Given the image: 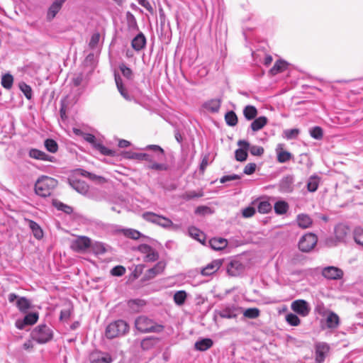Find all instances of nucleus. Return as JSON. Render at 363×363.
<instances>
[{
	"label": "nucleus",
	"mask_w": 363,
	"mask_h": 363,
	"mask_svg": "<svg viewBox=\"0 0 363 363\" xmlns=\"http://www.w3.org/2000/svg\"><path fill=\"white\" fill-rule=\"evenodd\" d=\"M145 149L152 150L154 152V155L127 152L125 154V157L128 159L147 161L148 162L147 167L150 169L156 171H167L169 169V166L167 164L159 163L155 161V160H162L164 157V151L160 146L157 145H150Z\"/></svg>",
	"instance_id": "nucleus-1"
},
{
	"label": "nucleus",
	"mask_w": 363,
	"mask_h": 363,
	"mask_svg": "<svg viewBox=\"0 0 363 363\" xmlns=\"http://www.w3.org/2000/svg\"><path fill=\"white\" fill-rule=\"evenodd\" d=\"M57 185V181L52 177L42 176L35 184V192L42 197L49 196Z\"/></svg>",
	"instance_id": "nucleus-2"
},
{
	"label": "nucleus",
	"mask_w": 363,
	"mask_h": 363,
	"mask_svg": "<svg viewBox=\"0 0 363 363\" xmlns=\"http://www.w3.org/2000/svg\"><path fill=\"white\" fill-rule=\"evenodd\" d=\"M135 327L140 333H160L164 327L157 324L153 320L145 315L138 316L135 320Z\"/></svg>",
	"instance_id": "nucleus-3"
},
{
	"label": "nucleus",
	"mask_w": 363,
	"mask_h": 363,
	"mask_svg": "<svg viewBox=\"0 0 363 363\" xmlns=\"http://www.w3.org/2000/svg\"><path fill=\"white\" fill-rule=\"evenodd\" d=\"M128 331V324L123 320H118L111 323L106 327L105 334L108 338L113 339L119 336L124 335Z\"/></svg>",
	"instance_id": "nucleus-4"
},
{
	"label": "nucleus",
	"mask_w": 363,
	"mask_h": 363,
	"mask_svg": "<svg viewBox=\"0 0 363 363\" xmlns=\"http://www.w3.org/2000/svg\"><path fill=\"white\" fill-rule=\"evenodd\" d=\"M143 218L147 221L157 224L164 228L177 229L178 228V226L174 225L168 218L157 215L152 212L144 213L143 214Z\"/></svg>",
	"instance_id": "nucleus-5"
},
{
	"label": "nucleus",
	"mask_w": 363,
	"mask_h": 363,
	"mask_svg": "<svg viewBox=\"0 0 363 363\" xmlns=\"http://www.w3.org/2000/svg\"><path fill=\"white\" fill-rule=\"evenodd\" d=\"M32 337L38 342L43 344L52 339V333L47 325H39L32 332Z\"/></svg>",
	"instance_id": "nucleus-6"
},
{
	"label": "nucleus",
	"mask_w": 363,
	"mask_h": 363,
	"mask_svg": "<svg viewBox=\"0 0 363 363\" xmlns=\"http://www.w3.org/2000/svg\"><path fill=\"white\" fill-rule=\"evenodd\" d=\"M138 250L143 255L144 262H152L159 258V254L157 250L147 244L140 245Z\"/></svg>",
	"instance_id": "nucleus-7"
},
{
	"label": "nucleus",
	"mask_w": 363,
	"mask_h": 363,
	"mask_svg": "<svg viewBox=\"0 0 363 363\" xmlns=\"http://www.w3.org/2000/svg\"><path fill=\"white\" fill-rule=\"evenodd\" d=\"M317 241L318 239L315 235L307 233L301 238L298 247L302 252H309L315 246Z\"/></svg>",
	"instance_id": "nucleus-8"
},
{
	"label": "nucleus",
	"mask_w": 363,
	"mask_h": 363,
	"mask_svg": "<svg viewBox=\"0 0 363 363\" xmlns=\"http://www.w3.org/2000/svg\"><path fill=\"white\" fill-rule=\"evenodd\" d=\"M91 240L86 236H79L71 242L70 247L75 252H82L91 247Z\"/></svg>",
	"instance_id": "nucleus-9"
},
{
	"label": "nucleus",
	"mask_w": 363,
	"mask_h": 363,
	"mask_svg": "<svg viewBox=\"0 0 363 363\" xmlns=\"http://www.w3.org/2000/svg\"><path fill=\"white\" fill-rule=\"evenodd\" d=\"M291 308L294 312L302 317L307 316L311 311L309 303L303 299H298L293 301L291 305Z\"/></svg>",
	"instance_id": "nucleus-10"
},
{
	"label": "nucleus",
	"mask_w": 363,
	"mask_h": 363,
	"mask_svg": "<svg viewBox=\"0 0 363 363\" xmlns=\"http://www.w3.org/2000/svg\"><path fill=\"white\" fill-rule=\"evenodd\" d=\"M330 347L325 342H318L315 345V361L323 363L329 352Z\"/></svg>",
	"instance_id": "nucleus-11"
},
{
	"label": "nucleus",
	"mask_w": 363,
	"mask_h": 363,
	"mask_svg": "<svg viewBox=\"0 0 363 363\" xmlns=\"http://www.w3.org/2000/svg\"><path fill=\"white\" fill-rule=\"evenodd\" d=\"M244 265L236 259L230 261L227 266V272L232 277L239 276L244 272Z\"/></svg>",
	"instance_id": "nucleus-12"
},
{
	"label": "nucleus",
	"mask_w": 363,
	"mask_h": 363,
	"mask_svg": "<svg viewBox=\"0 0 363 363\" xmlns=\"http://www.w3.org/2000/svg\"><path fill=\"white\" fill-rule=\"evenodd\" d=\"M322 274L328 279H339L342 277L343 272L335 267H327L323 269Z\"/></svg>",
	"instance_id": "nucleus-13"
},
{
	"label": "nucleus",
	"mask_w": 363,
	"mask_h": 363,
	"mask_svg": "<svg viewBox=\"0 0 363 363\" xmlns=\"http://www.w3.org/2000/svg\"><path fill=\"white\" fill-rule=\"evenodd\" d=\"M238 145L240 146V148L235 150V159L240 162L245 161L247 157V151L250 147V143L246 140H239Z\"/></svg>",
	"instance_id": "nucleus-14"
},
{
	"label": "nucleus",
	"mask_w": 363,
	"mask_h": 363,
	"mask_svg": "<svg viewBox=\"0 0 363 363\" xmlns=\"http://www.w3.org/2000/svg\"><path fill=\"white\" fill-rule=\"evenodd\" d=\"M166 264L164 262H158L152 268L149 269L145 274V279H152L156 276L162 274L164 270Z\"/></svg>",
	"instance_id": "nucleus-15"
},
{
	"label": "nucleus",
	"mask_w": 363,
	"mask_h": 363,
	"mask_svg": "<svg viewBox=\"0 0 363 363\" xmlns=\"http://www.w3.org/2000/svg\"><path fill=\"white\" fill-rule=\"evenodd\" d=\"M222 263V259L213 260L211 263L208 264L201 269V274L203 276H210L216 273L221 267Z\"/></svg>",
	"instance_id": "nucleus-16"
},
{
	"label": "nucleus",
	"mask_w": 363,
	"mask_h": 363,
	"mask_svg": "<svg viewBox=\"0 0 363 363\" xmlns=\"http://www.w3.org/2000/svg\"><path fill=\"white\" fill-rule=\"evenodd\" d=\"M349 233L350 229L345 225L339 224L335 228V238L339 242H345Z\"/></svg>",
	"instance_id": "nucleus-17"
},
{
	"label": "nucleus",
	"mask_w": 363,
	"mask_h": 363,
	"mask_svg": "<svg viewBox=\"0 0 363 363\" xmlns=\"http://www.w3.org/2000/svg\"><path fill=\"white\" fill-rule=\"evenodd\" d=\"M91 363H111L112 358L108 353L94 352L91 356Z\"/></svg>",
	"instance_id": "nucleus-18"
},
{
	"label": "nucleus",
	"mask_w": 363,
	"mask_h": 363,
	"mask_svg": "<svg viewBox=\"0 0 363 363\" xmlns=\"http://www.w3.org/2000/svg\"><path fill=\"white\" fill-rule=\"evenodd\" d=\"M297 225L302 229L310 228L313 224L312 218L305 213H301L297 216L296 218Z\"/></svg>",
	"instance_id": "nucleus-19"
},
{
	"label": "nucleus",
	"mask_w": 363,
	"mask_h": 363,
	"mask_svg": "<svg viewBox=\"0 0 363 363\" xmlns=\"http://www.w3.org/2000/svg\"><path fill=\"white\" fill-rule=\"evenodd\" d=\"M66 0H55L50 6L48 11V18L50 20L55 18L56 14L61 9L62 4Z\"/></svg>",
	"instance_id": "nucleus-20"
},
{
	"label": "nucleus",
	"mask_w": 363,
	"mask_h": 363,
	"mask_svg": "<svg viewBox=\"0 0 363 363\" xmlns=\"http://www.w3.org/2000/svg\"><path fill=\"white\" fill-rule=\"evenodd\" d=\"M29 156L31 158L35 159V160H40L43 161H50L52 162L53 157L50 156L47 154H45L44 152L37 150V149H31L29 151Z\"/></svg>",
	"instance_id": "nucleus-21"
},
{
	"label": "nucleus",
	"mask_w": 363,
	"mask_h": 363,
	"mask_svg": "<svg viewBox=\"0 0 363 363\" xmlns=\"http://www.w3.org/2000/svg\"><path fill=\"white\" fill-rule=\"evenodd\" d=\"M160 339L153 336L144 338L140 342V347L143 350H149L153 348L158 342Z\"/></svg>",
	"instance_id": "nucleus-22"
},
{
	"label": "nucleus",
	"mask_w": 363,
	"mask_h": 363,
	"mask_svg": "<svg viewBox=\"0 0 363 363\" xmlns=\"http://www.w3.org/2000/svg\"><path fill=\"white\" fill-rule=\"evenodd\" d=\"M326 325L328 328L335 329L337 328L340 324L339 316L334 312H329L326 317Z\"/></svg>",
	"instance_id": "nucleus-23"
},
{
	"label": "nucleus",
	"mask_w": 363,
	"mask_h": 363,
	"mask_svg": "<svg viewBox=\"0 0 363 363\" xmlns=\"http://www.w3.org/2000/svg\"><path fill=\"white\" fill-rule=\"evenodd\" d=\"M146 43V39L143 33L138 34L132 40L131 45L134 50L139 51L142 50Z\"/></svg>",
	"instance_id": "nucleus-24"
},
{
	"label": "nucleus",
	"mask_w": 363,
	"mask_h": 363,
	"mask_svg": "<svg viewBox=\"0 0 363 363\" xmlns=\"http://www.w3.org/2000/svg\"><path fill=\"white\" fill-rule=\"evenodd\" d=\"M276 151L277 153V160L280 163H284L290 160L292 157L290 152L283 150L281 144H279L277 145Z\"/></svg>",
	"instance_id": "nucleus-25"
},
{
	"label": "nucleus",
	"mask_w": 363,
	"mask_h": 363,
	"mask_svg": "<svg viewBox=\"0 0 363 363\" xmlns=\"http://www.w3.org/2000/svg\"><path fill=\"white\" fill-rule=\"evenodd\" d=\"M209 245L211 247L215 250H221L227 246L228 241L224 238H215L210 240Z\"/></svg>",
	"instance_id": "nucleus-26"
},
{
	"label": "nucleus",
	"mask_w": 363,
	"mask_h": 363,
	"mask_svg": "<svg viewBox=\"0 0 363 363\" xmlns=\"http://www.w3.org/2000/svg\"><path fill=\"white\" fill-rule=\"evenodd\" d=\"M220 100L214 99L205 102L203 105V108L212 113H216L220 107Z\"/></svg>",
	"instance_id": "nucleus-27"
},
{
	"label": "nucleus",
	"mask_w": 363,
	"mask_h": 363,
	"mask_svg": "<svg viewBox=\"0 0 363 363\" xmlns=\"http://www.w3.org/2000/svg\"><path fill=\"white\" fill-rule=\"evenodd\" d=\"M268 119L265 116H260L255 119L250 125L254 132L258 131L263 128L267 123Z\"/></svg>",
	"instance_id": "nucleus-28"
},
{
	"label": "nucleus",
	"mask_w": 363,
	"mask_h": 363,
	"mask_svg": "<svg viewBox=\"0 0 363 363\" xmlns=\"http://www.w3.org/2000/svg\"><path fill=\"white\" fill-rule=\"evenodd\" d=\"M294 177L292 176H286L284 177L280 182V188L282 191L290 192L293 189Z\"/></svg>",
	"instance_id": "nucleus-29"
},
{
	"label": "nucleus",
	"mask_w": 363,
	"mask_h": 363,
	"mask_svg": "<svg viewBox=\"0 0 363 363\" xmlns=\"http://www.w3.org/2000/svg\"><path fill=\"white\" fill-rule=\"evenodd\" d=\"M213 345V341L209 338L202 339L196 342L195 348L199 351H206Z\"/></svg>",
	"instance_id": "nucleus-30"
},
{
	"label": "nucleus",
	"mask_w": 363,
	"mask_h": 363,
	"mask_svg": "<svg viewBox=\"0 0 363 363\" xmlns=\"http://www.w3.org/2000/svg\"><path fill=\"white\" fill-rule=\"evenodd\" d=\"M28 225L31 229L34 237L38 240L42 238L43 236V233L40 225L37 223L31 220H28Z\"/></svg>",
	"instance_id": "nucleus-31"
},
{
	"label": "nucleus",
	"mask_w": 363,
	"mask_h": 363,
	"mask_svg": "<svg viewBox=\"0 0 363 363\" xmlns=\"http://www.w3.org/2000/svg\"><path fill=\"white\" fill-rule=\"evenodd\" d=\"M287 63L284 60H278L269 70L270 74L276 75L286 69Z\"/></svg>",
	"instance_id": "nucleus-32"
},
{
	"label": "nucleus",
	"mask_w": 363,
	"mask_h": 363,
	"mask_svg": "<svg viewBox=\"0 0 363 363\" xmlns=\"http://www.w3.org/2000/svg\"><path fill=\"white\" fill-rule=\"evenodd\" d=\"M72 186L77 191L82 194H86L89 191V186L83 181H74Z\"/></svg>",
	"instance_id": "nucleus-33"
},
{
	"label": "nucleus",
	"mask_w": 363,
	"mask_h": 363,
	"mask_svg": "<svg viewBox=\"0 0 363 363\" xmlns=\"http://www.w3.org/2000/svg\"><path fill=\"white\" fill-rule=\"evenodd\" d=\"M16 306L21 312H26L31 306L30 301L26 297H20L16 301Z\"/></svg>",
	"instance_id": "nucleus-34"
},
{
	"label": "nucleus",
	"mask_w": 363,
	"mask_h": 363,
	"mask_svg": "<svg viewBox=\"0 0 363 363\" xmlns=\"http://www.w3.org/2000/svg\"><path fill=\"white\" fill-rule=\"evenodd\" d=\"M115 81H116L117 89H118V91L120 92V94L126 100H130V96L123 85L121 77L119 75L115 74Z\"/></svg>",
	"instance_id": "nucleus-35"
},
{
	"label": "nucleus",
	"mask_w": 363,
	"mask_h": 363,
	"mask_svg": "<svg viewBox=\"0 0 363 363\" xmlns=\"http://www.w3.org/2000/svg\"><path fill=\"white\" fill-rule=\"evenodd\" d=\"M243 114L247 120L251 121L256 117L257 114V110L255 106L248 105L245 107L243 110Z\"/></svg>",
	"instance_id": "nucleus-36"
},
{
	"label": "nucleus",
	"mask_w": 363,
	"mask_h": 363,
	"mask_svg": "<svg viewBox=\"0 0 363 363\" xmlns=\"http://www.w3.org/2000/svg\"><path fill=\"white\" fill-rule=\"evenodd\" d=\"M289 204L284 201H277L274 204V211L277 214L282 215L287 212Z\"/></svg>",
	"instance_id": "nucleus-37"
},
{
	"label": "nucleus",
	"mask_w": 363,
	"mask_h": 363,
	"mask_svg": "<svg viewBox=\"0 0 363 363\" xmlns=\"http://www.w3.org/2000/svg\"><path fill=\"white\" fill-rule=\"evenodd\" d=\"M93 252L96 255H103L106 252L105 245L101 242H91V247Z\"/></svg>",
	"instance_id": "nucleus-38"
},
{
	"label": "nucleus",
	"mask_w": 363,
	"mask_h": 363,
	"mask_svg": "<svg viewBox=\"0 0 363 363\" xmlns=\"http://www.w3.org/2000/svg\"><path fill=\"white\" fill-rule=\"evenodd\" d=\"M219 315L223 318H235L237 317L236 308L234 307H227L221 311Z\"/></svg>",
	"instance_id": "nucleus-39"
},
{
	"label": "nucleus",
	"mask_w": 363,
	"mask_h": 363,
	"mask_svg": "<svg viewBox=\"0 0 363 363\" xmlns=\"http://www.w3.org/2000/svg\"><path fill=\"white\" fill-rule=\"evenodd\" d=\"M320 179L316 176H312L309 178L307 189L311 192H314L318 189Z\"/></svg>",
	"instance_id": "nucleus-40"
},
{
	"label": "nucleus",
	"mask_w": 363,
	"mask_h": 363,
	"mask_svg": "<svg viewBox=\"0 0 363 363\" xmlns=\"http://www.w3.org/2000/svg\"><path fill=\"white\" fill-rule=\"evenodd\" d=\"M187 294L185 291H178L174 295V301L177 305L182 306L184 303Z\"/></svg>",
	"instance_id": "nucleus-41"
},
{
	"label": "nucleus",
	"mask_w": 363,
	"mask_h": 363,
	"mask_svg": "<svg viewBox=\"0 0 363 363\" xmlns=\"http://www.w3.org/2000/svg\"><path fill=\"white\" fill-rule=\"evenodd\" d=\"M226 123L230 126H235L238 123V117L234 111H228L225 115Z\"/></svg>",
	"instance_id": "nucleus-42"
},
{
	"label": "nucleus",
	"mask_w": 363,
	"mask_h": 363,
	"mask_svg": "<svg viewBox=\"0 0 363 363\" xmlns=\"http://www.w3.org/2000/svg\"><path fill=\"white\" fill-rule=\"evenodd\" d=\"M189 233L191 237L197 240L200 242H203L204 241V235L199 229L194 227L189 228Z\"/></svg>",
	"instance_id": "nucleus-43"
},
{
	"label": "nucleus",
	"mask_w": 363,
	"mask_h": 363,
	"mask_svg": "<svg viewBox=\"0 0 363 363\" xmlns=\"http://www.w3.org/2000/svg\"><path fill=\"white\" fill-rule=\"evenodd\" d=\"M13 82V76L10 74L3 75L1 78V85L6 89H10L12 87Z\"/></svg>",
	"instance_id": "nucleus-44"
},
{
	"label": "nucleus",
	"mask_w": 363,
	"mask_h": 363,
	"mask_svg": "<svg viewBox=\"0 0 363 363\" xmlns=\"http://www.w3.org/2000/svg\"><path fill=\"white\" fill-rule=\"evenodd\" d=\"M119 69L122 74L127 79L131 80L133 78V73L130 68L128 67L124 63L119 65Z\"/></svg>",
	"instance_id": "nucleus-45"
},
{
	"label": "nucleus",
	"mask_w": 363,
	"mask_h": 363,
	"mask_svg": "<svg viewBox=\"0 0 363 363\" xmlns=\"http://www.w3.org/2000/svg\"><path fill=\"white\" fill-rule=\"evenodd\" d=\"M286 321L292 326H298L301 323V320L297 316V315L294 313H288L286 317Z\"/></svg>",
	"instance_id": "nucleus-46"
},
{
	"label": "nucleus",
	"mask_w": 363,
	"mask_h": 363,
	"mask_svg": "<svg viewBox=\"0 0 363 363\" xmlns=\"http://www.w3.org/2000/svg\"><path fill=\"white\" fill-rule=\"evenodd\" d=\"M145 302L141 299L130 300L128 301V306L135 311H139L140 308L144 306Z\"/></svg>",
	"instance_id": "nucleus-47"
},
{
	"label": "nucleus",
	"mask_w": 363,
	"mask_h": 363,
	"mask_svg": "<svg viewBox=\"0 0 363 363\" xmlns=\"http://www.w3.org/2000/svg\"><path fill=\"white\" fill-rule=\"evenodd\" d=\"M45 147L48 151L52 153L56 152L58 149L57 143L52 139H47L45 141Z\"/></svg>",
	"instance_id": "nucleus-48"
},
{
	"label": "nucleus",
	"mask_w": 363,
	"mask_h": 363,
	"mask_svg": "<svg viewBox=\"0 0 363 363\" xmlns=\"http://www.w3.org/2000/svg\"><path fill=\"white\" fill-rule=\"evenodd\" d=\"M311 136L316 140H320L323 138V129L319 126H315L310 130Z\"/></svg>",
	"instance_id": "nucleus-49"
},
{
	"label": "nucleus",
	"mask_w": 363,
	"mask_h": 363,
	"mask_svg": "<svg viewBox=\"0 0 363 363\" xmlns=\"http://www.w3.org/2000/svg\"><path fill=\"white\" fill-rule=\"evenodd\" d=\"M243 315L248 318H256L259 315V310L257 308H247L244 311Z\"/></svg>",
	"instance_id": "nucleus-50"
},
{
	"label": "nucleus",
	"mask_w": 363,
	"mask_h": 363,
	"mask_svg": "<svg viewBox=\"0 0 363 363\" xmlns=\"http://www.w3.org/2000/svg\"><path fill=\"white\" fill-rule=\"evenodd\" d=\"M19 88L21 91L24 94L25 96L28 99H30L32 97V89L31 87L26 84L25 82H21L19 84Z\"/></svg>",
	"instance_id": "nucleus-51"
},
{
	"label": "nucleus",
	"mask_w": 363,
	"mask_h": 363,
	"mask_svg": "<svg viewBox=\"0 0 363 363\" xmlns=\"http://www.w3.org/2000/svg\"><path fill=\"white\" fill-rule=\"evenodd\" d=\"M123 232L126 237L133 240H138L141 236V233L139 231L133 229H125L123 230Z\"/></svg>",
	"instance_id": "nucleus-52"
},
{
	"label": "nucleus",
	"mask_w": 363,
	"mask_h": 363,
	"mask_svg": "<svg viewBox=\"0 0 363 363\" xmlns=\"http://www.w3.org/2000/svg\"><path fill=\"white\" fill-rule=\"evenodd\" d=\"M38 319V315L36 313H30L27 314L24 318V323L28 325L35 324Z\"/></svg>",
	"instance_id": "nucleus-53"
},
{
	"label": "nucleus",
	"mask_w": 363,
	"mask_h": 363,
	"mask_svg": "<svg viewBox=\"0 0 363 363\" xmlns=\"http://www.w3.org/2000/svg\"><path fill=\"white\" fill-rule=\"evenodd\" d=\"M354 239L357 244L363 247V229L356 228L354 230Z\"/></svg>",
	"instance_id": "nucleus-54"
},
{
	"label": "nucleus",
	"mask_w": 363,
	"mask_h": 363,
	"mask_svg": "<svg viewBox=\"0 0 363 363\" xmlns=\"http://www.w3.org/2000/svg\"><path fill=\"white\" fill-rule=\"evenodd\" d=\"M299 134V130L297 128L287 129L284 131V135L287 140L296 138Z\"/></svg>",
	"instance_id": "nucleus-55"
},
{
	"label": "nucleus",
	"mask_w": 363,
	"mask_h": 363,
	"mask_svg": "<svg viewBox=\"0 0 363 363\" xmlns=\"http://www.w3.org/2000/svg\"><path fill=\"white\" fill-rule=\"evenodd\" d=\"M272 209V206L268 201H261L258 205V211L261 213H267Z\"/></svg>",
	"instance_id": "nucleus-56"
},
{
	"label": "nucleus",
	"mask_w": 363,
	"mask_h": 363,
	"mask_svg": "<svg viewBox=\"0 0 363 363\" xmlns=\"http://www.w3.org/2000/svg\"><path fill=\"white\" fill-rule=\"evenodd\" d=\"M248 150L252 155L261 156L264 153V148L261 146L250 145Z\"/></svg>",
	"instance_id": "nucleus-57"
},
{
	"label": "nucleus",
	"mask_w": 363,
	"mask_h": 363,
	"mask_svg": "<svg viewBox=\"0 0 363 363\" xmlns=\"http://www.w3.org/2000/svg\"><path fill=\"white\" fill-rule=\"evenodd\" d=\"M125 267L123 266H121V265L114 267L111 271V274L113 276H116V277L123 276L125 274Z\"/></svg>",
	"instance_id": "nucleus-58"
},
{
	"label": "nucleus",
	"mask_w": 363,
	"mask_h": 363,
	"mask_svg": "<svg viewBox=\"0 0 363 363\" xmlns=\"http://www.w3.org/2000/svg\"><path fill=\"white\" fill-rule=\"evenodd\" d=\"M99 40H100V34L99 33H94L91 35V38L89 41V47L91 49H94L97 46V45L99 42Z\"/></svg>",
	"instance_id": "nucleus-59"
},
{
	"label": "nucleus",
	"mask_w": 363,
	"mask_h": 363,
	"mask_svg": "<svg viewBox=\"0 0 363 363\" xmlns=\"http://www.w3.org/2000/svg\"><path fill=\"white\" fill-rule=\"evenodd\" d=\"M71 315V309L69 308H65L61 311L60 319V320L67 321Z\"/></svg>",
	"instance_id": "nucleus-60"
},
{
	"label": "nucleus",
	"mask_w": 363,
	"mask_h": 363,
	"mask_svg": "<svg viewBox=\"0 0 363 363\" xmlns=\"http://www.w3.org/2000/svg\"><path fill=\"white\" fill-rule=\"evenodd\" d=\"M256 167L257 165L255 163H248L245 167L243 172L247 175L252 174L255 172Z\"/></svg>",
	"instance_id": "nucleus-61"
},
{
	"label": "nucleus",
	"mask_w": 363,
	"mask_h": 363,
	"mask_svg": "<svg viewBox=\"0 0 363 363\" xmlns=\"http://www.w3.org/2000/svg\"><path fill=\"white\" fill-rule=\"evenodd\" d=\"M255 213V209L249 206L242 210V216L245 218H250Z\"/></svg>",
	"instance_id": "nucleus-62"
},
{
	"label": "nucleus",
	"mask_w": 363,
	"mask_h": 363,
	"mask_svg": "<svg viewBox=\"0 0 363 363\" xmlns=\"http://www.w3.org/2000/svg\"><path fill=\"white\" fill-rule=\"evenodd\" d=\"M83 138L88 143L94 145L95 147L97 145L96 144V137L90 133H84L83 134Z\"/></svg>",
	"instance_id": "nucleus-63"
},
{
	"label": "nucleus",
	"mask_w": 363,
	"mask_h": 363,
	"mask_svg": "<svg viewBox=\"0 0 363 363\" xmlns=\"http://www.w3.org/2000/svg\"><path fill=\"white\" fill-rule=\"evenodd\" d=\"M240 178V177L239 175L234 174L227 175V176L223 177L220 179V183H225L227 182L239 179Z\"/></svg>",
	"instance_id": "nucleus-64"
}]
</instances>
